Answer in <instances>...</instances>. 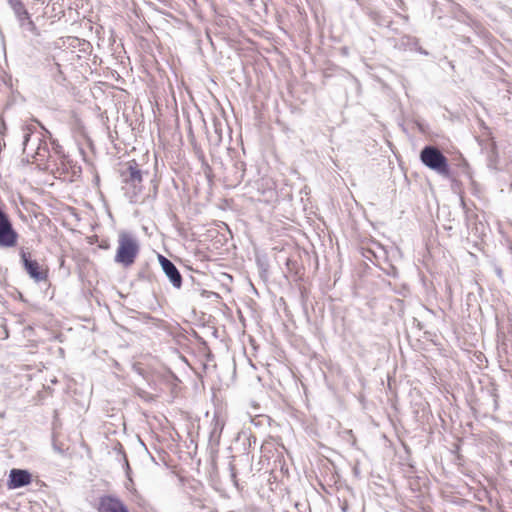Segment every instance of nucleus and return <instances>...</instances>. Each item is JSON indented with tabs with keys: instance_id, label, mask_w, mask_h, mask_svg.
<instances>
[{
	"instance_id": "6e6552de",
	"label": "nucleus",
	"mask_w": 512,
	"mask_h": 512,
	"mask_svg": "<svg viewBox=\"0 0 512 512\" xmlns=\"http://www.w3.org/2000/svg\"><path fill=\"white\" fill-rule=\"evenodd\" d=\"M35 127L33 125H26L23 128V152L27 156L33 157L36 152V147L41 145L43 140L41 135H34Z\"/></svg>"
},
{
	"instance_id": "9b49d317",
	"label": "nucleus",
	"mask_w": 512,
	"mask_h": 512,
	"mask_svg": "<svg viewBox=\"0 0 512 512\" xmlns=\"http://www.w3.org/2000/svg\"><path fill=\"white\" fill-rule=\"evenodd\" d=\"M49 156V149L47 143L42 140L41 145L36 147V152L33 158L37 161H43L45 158Z\"/></svg>"
},
{
	"instance_id": "dca6fc26",
	"label": "nucleus",
	"mask_w": 512,
	"mask_h": 512,
	"mask_svg": "<svg viewBox=\"0 0 512 512\" xmlns=\"http://www.w3.org/2000/svg\"><path fill=\"white\" fill-rule=\"evenodd\" d=\"M52 149L56 154H62V147L55 141H52Z\"/></svg>"
},
{
	"instance_id": "1a4fd4ad",
	"label": "nucleus",
	"mask_w": 512,
	"mask_h": 512,
	"mask_svg": "<svg viewBox=\"0 0 512 512\" xmlns=\"http://www.w3.org/2000/svg\"><path fill=\"white\" fill-rule=\"evenodd\" d=\"M32 481L31 473L26 469L13 468L9 472L8 489H18L29 485Z\"/></svg>"
},
{
	"instance_id": "2eb2a0df",
	"label": "nucleus",
	"mask_w": 512,
	"mask_h": 512,
	"mask_svg": "<svg viewBox=\"0 0 512 512\" xmlns=\"http://www.w3.org/2000/svg\"><path fill=\"white\" fill-rule=\"evenodd\" d=\"M52 447H53L55 452H57V453H59L61 455L64 454V452H65V449H64L63 445L58 443L55 439H53Z\"/></svg>"
},
{
	"instance_id": "a211bd4d",
	"label": "nucleus",
	"mask_w": 512,
	"mask_h": 512,
	"mask_svg": "<svg viewBox=\"0 0 512 512\" xmlns=\"http://www.w3.org/2000/svg\"><path fill=\"white\" fill-rule=\"evenodd\" d=\"M489 148H490V158L496 154V144L494 142H491L489 143Z\"/></svg>"
},
{
	"instance_id": "f3484780",
	"label": "nucleus",
	"mask_w": 512,
	"mask_h": 512,
	"mask_svg": "<svg viewBox=\"0 0 512 512\" xmlns=\"http://www.w3.org/2000/svg\"><path fill=\"white\" fill-rule=\"evenodd\" d=\"M229 469H230V472H231V479L236 484L237 483V479H236V471H235L234 465L230 464L229 465Z\"/></svg>"
},
{
	"instance_id": "39448f33",
	"label": "nucleus",
	"mask_w": 512,
	"mask_h": 512,
	"mask_svg": "<svg viewBox=\"0 0 512 512\" xmlns=\"http://www.w3.org/2000/svg\"><path fill=\"white\" fill-rule=\"evenodd\" d=\"M20 259L26 273L36 282L46 281L47 271L41 269L39 263L31 258V254L24 248L20 249Z\"/></svg>"
},
{
	"instance_id": "7ed1b4c3",
	"label": "nucleus",
	"mask_w": 512,
	"mask_h": 512,
	"mask_svg": "<svg viewBox=\"0 0 512 512\" xmlns=\"http://www.w3.org/2000/svg\"><path fill=\"white\" fill-rule=\"evenodd\" d=\"M420 161L424 166L437 174L449 177L450 166L447 157L434 145L424 146L419 155Z\"/></svg>"
},
{
	"instance_id": "f257e3e1",
	"label": "nucleus",
	"mask_w": 512,
	"mask_h": 512,
	"mask_svg": "<svg viewBox=\"0 0 512 512\" xmlns=\"http://www.w3.org/2000/svg\"><path fill=\"white\" fill-rule=\"evenodd\" d=\"M122 189L130 202H135L137 196L142 191L143 172L139 164L135 161H129L125 167L120 170Z\"/></svg>"
},
{
	"instance_id": "20e7f679",
	"label": "nucleus",
	"mask_w": 512,
	"mask_h": 512,
	"mask_svg": "<svg viewBox=\"0 0 512 512\" xmlns=\"http://www.w3.org/2000/svg\"><path fill=\"white\" fill-rule=\"evenodd\" d=\"M18 238V232L15 230L10 216L0 206V248L15 247Z\"/></svg>"
},
{
	"instance_id": "4468645a",
	"label": "nucleus",
	"mask_w": 512,
	"mask_h": 512,
	"mask_svg": "<svg viewBox=\"0 0 512 512\" xmlns=\"http://www.w3.org/2000/svg\"><path fill=\"white\" fill-rule=\"evenodd\" d=\"M24 22H25V27H23L24 29L31 31V32H34L36 30V26H35L34 22L31 20L29 14H28V18L25 19Z\"/></svg>"
},
{
	"instance_id": "f8f14e48",
	"label": "nucleus",
	"mask_w": 512,
	"mask_h": 512,
	"mask_svg": "<svg viewBox=\"0 0 512 512\" xmlns=\"http://www.w3.org/2000/svg\"><path fill=\"white\" fill-rule=\"evenodd\" d=\"M235 181L241 182L245 175L246 164L243 161H237L234 164Z\"/></svg>"
},
{
	"instance_id": "aec40b11",
	"label": "nucleus",
	"mask_w": 512,
	"mask_h": 512,
	"mask_svg": "<svg viewBox=\"0 0 512 512\" xmlns=\"http://www.w3.org/2000/svg\"><path fill=\"white\" fill-rule=\"evenodd\" d=\"M511 190H512V184H511Z\"/></svg>"
},
{
	"instance_id": "0eeeda50",
	"label": "nucleus",
	"mask_w": 512,
	"mask_h": 512,
	"mask_svg": "<svg viewBox=\"0 0 512 512\" xmlns=\"http://www.w3.org/2000/svg\"><path fill=\"white\" fill-rule=\"evenodd\" d=\"M158 261L172 286L180 289L182 287V276L175 264L162 254H158Z\"/></svg>"
},
{
	"instance_id": "423d86ee",
	"label": "nucleus",
	"mask_w": 512,
	"mask_h": 512,
	"mask_svg": "<svg viewBox=\"0 0 512 512\" xmlns=\"http://www.w3.org/2000/svg\"><path fill=\"white\" fill-rule=\"evenodd\" d=\"M98 512H129L125 503L116 495L105 494L98 498Z\"/></svg>"
},
{
	"instance_id": "9d476101",
	"label": "nucleus",
	"mask_w": 512,
	"mask_h": 512,
	"mask_svg": "<svg viewBox=\"0 0 512 512\" xmlns=\"http://www.w3.org/2000/svg\"><path fill=\"white\" fill-rule=\"evenodd\" d=\"M16 18L18 19L20 26L25 27L24 20L28 18V11L26 10L22 0H7Z\"/></svg>"
},
{
	"instance_id": "ddd939ff",
	"label": "nucleus",
	"mask_w": 512,
	"mask_h": 512,
	"mask_svg": "<svg viewBox=\"0 0 512 512\" xmlns=\"http://www.w3.org/2000/svg\"><path fill=\"white\" fill-rule=\"evenodd\" d=\"M214 126H215V134H216V136L215 137L210 136L209 139H210L211 142H214L215 145H219L221 140H222L221 129H220V127L217 124H215Z\"/></svg>"
},
{
	"instance_id": "f03ea898",
	"label": "nucleus",
	"mask_w": 512,
	"mask_h": 512,
	"mask_svg": "<svg viewBox=\"0 0 512 512\" xmlns=\"http://www.w3.org/2000/svg\"><path fill=\"white\" fill-rule=\"evenodd\" d=\"M139 251L140 246L136 237L128 232H121L118 236V248L114 261L129 267L135 262Z\"/></svg>"
},
{
	"instance_id": "6ab92c4d",
	"label": "nucleus",
	"mask_w": 512,
	"mask_h": 512,
	"mask_svg": "<svg viewBox=\"0 0 512 512\" xmlns=\"http://www.w3.org/2000/svg\"><path fill=\"white\" fill-rule=\"evenodd\" d=\"M416 50H417L420 54H422V55H428V54H429V53H428V51H426V50H425V49H423L422 47H418Z\"/></svg>"
}]
</instances>
